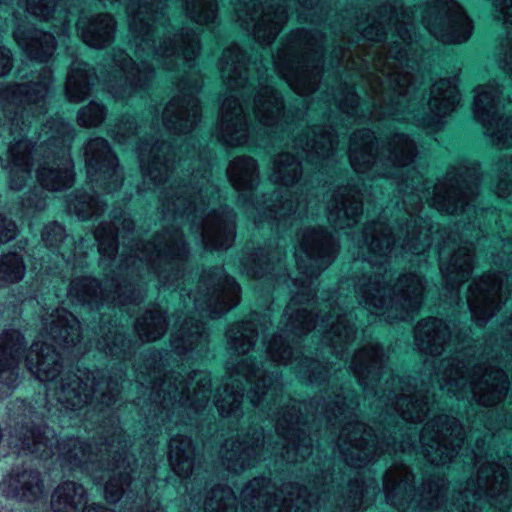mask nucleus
Here are the masks:
<instances>
[{"instance_id": "nucleus-12", "label": "nucleus", "mask_w": 512, "mask_h": 512, "mask_svg": "<svg viewBox=\"0 0 512 512\" xmlns=\"http://www.w3.org/2000/svg\"><path fill=\"white\" fill-rule=\"evenodd\" d=\"M510 459L504 458L501 463L488 459L478 469L476 479L470 480L460 492L457 503H453L448 512H478L488 504L503 510L511 504L509 495Z\"/></svg>"}, {"instance_id": "nucleus-21", "label": "nucleus", "mask_w": 512, "mask_h": 512, "mask_svg": "<svg viewBox=\"0 0 512 512\" xmlns=\"http://www.w3.org/2000/svg\"><path fill=\"white\" fill-rule=\"evenodd\" d=\"M439 247L440 271L447 288L453 292L467 281L472 272V242L465 235L443 231Z\"/></svg>"}, {"instance_id": "nucleus-8", "label": "nucleus", "mask_w": 512, "mask_h": 512, "mask_svg": "<svg viewBox=\"0 0 512 512\" xmlns=\"http://www.w3.org/2000/svg\"><path fill=\"white\" fill-rule=\"evenodd\" d=\"M370 130L362 129L353 134L350 140L349 159L357 173L371 176L396 178L403 175L416 156V145L404 133H394L381 147L374 144Z\"/></svg>"}, {"instance_id": "nucleus-52", "label": "nucleus", "mask_w": 512, "mask_h": 512, "mask_svg": "<svg viewBox=\"0 0 512 512\" xmlns=\"http://www.w3.org/2000/svg\"><path fill=\"white\" fill-rule=\"evenodd\" d=\"M275 197H276V201H280L279 198H284V196L282 194H280L279 192L275 193Z\"/></svg>"}, {"instance_id": "nucleus-27", "label": "nucleus", "mask_w": 512, "mask_h": 512, "mask_svg": "<svg viewBox=\"0 0 512 512\" xmlns=\"http://www.w3.org/2000/svg\"><path fill=\"white\" fill-rule=\"evenodd\" d=\"M263 446L264 438L260 431L241 441L228 439L221 450L223 464L228 470L240 472L262 457Z\"/></svg>"}, {"instance_id": "nucleus-35", "label": "nucleus", "mask_w": 512, "mask_h": 512, "mask_svg": "<svg viewBox=\"0 0 512 512\" xmlns=\"http://www.w3.org/2000/svg\"><path fill=\"white\" fill-rule=\"evenodd\" d=\"M484 131V135L490 143L498 149L512 147V115H498L478 122Z\"/></svg>"}, {"instance_id": "nucleus-37", "label": "nucleus", "mask_w": 512, "mask_h": 512, "mask_svg": "<svg viewBox=\"0 0 512 512\" xmlns=\"http://www.w3.org/2000/svg\"><path fill=\"white\" fill-rule=\"evenodd\" d=\"M301 175V165L297 157L289 152L278 154L273 160L270 178L283 186L296 183Z\"/></svg>"}, {"instance_id": "nucleus-22", "label": "nucleus", "mask_w": 512, "mask_h": 512, "mask_svg": "<svg viewBox=\"0 0 512 512\" xmlns=\"http://www.w3.org/2000/svg\"><path fill=\"white\" fill-rule=\"evenodd\" d=\"M379 398L381 403L390 406L405 421L420 422L430 410L428 395L400 377H392L389 393L384 392Z\"/></svg>"}, {"instance_id": "nucleus-45", "label": "nucleus", "mask_w": 512, "mask_h": 512, "mask_svg": "<svg viewBox=\"0 0 512 512\" xmlns=\"http://www.w3.org/2000/svg\"><path fill=\"white\" fill-rule=\"evenodd\" d=\"M24 265L22 259L16 253H11L0 262V277L12 283L22 279Z\"/></svg>"}, {"instance_id": "nucleus-23", "label": "nucleus", "mask_w": 512, "mask_h": 512, "mask_svg": "<svg viewBox=\"0 0 512 512\" xmlns=\"http://www.w3.org/2000/svg\"><path fill=\"white\" fill-rule=\"evenodd\" d=\"M300 404L290 400L286 410L278 413L276 431L283 443L281 455L287 461L304 460L311 453V440L304 436L300 427Z\"/></svg>"}, {"instance_id": "nucleus-18", "label": "nucleus", "mask_w": 512, "mask_h": 512, "mask_svg": "<svg viewBox=\"0 0 512 512\" xmlns=\"http://www.w3.org/2000/svg\"><path fill=\"white\" fill-rule=\"evenodd\" d=\"M201 84L197 74L186 75L179 82V94L169 101L162 114L163 125L169 134H187L200 121L201 110L196 93Z\"/></svg>"}, {"instance_id": "nucleus-53", "label": "nucleus", "mask_w": 512, "mask_h": 512, "mask_svg": "<svg viewBox=\"0 0 512 512\" xmlns=\"http://www.w3.org/2000/svg\"><path fill=\"white\" fill-rule=\"evenodd\" d=\"M31 432H32L33 434H35V432H37V434H38V435H40V434H41V433L39 432V430H38V429H36V428H34V427L31 429Z\"/></svg>"}, {"instance_id": "nucleus-36", "label": "nucleus", "mask_w": 512, "mask_h": 512, "mask_svg": "<svg viewBox=\"0 0 512 512\" xmlns=\"http://www.w3.org/2000/svg\"><path fill=\"white\" fill-rule=\"evenodd\" d=\"M256 321L258 316L253 314L250 319L232 325L227 331L229 348L238 354L248 352L254 344L256 337Z\"/></svg>"}, {"instance_id": "nucleus-32", "label": "nucleus", "mask_w": 512, "mask_h": 512, "mask_svg": "<svg viewBox=\"0 0 512 512\" xmlns=\"http://www.w3.org/2000/svg\"><path fill=\"white\" fill-rule=\"evenodd\" d=\"M311 133L312 138L305 135L304 138L295 140L293 148L301 150L312 163L330 158L338 145L335 131L331 127H316Z\"/></svg>"}, {"instance_id": "nucleus-1", "label": "nucleus", "mask_w": 512, "mask_h": 512, "mask_svg": "<svg viewBox=\"0 0 512 512\" xmlns=\"http://www.w3.org/2000/svg\"><path fill=\"white\" fill-rule=\"evenodd\" d=\"M416 13L430 34L443 43H462L472 34V22L455 0H433L415 10L388 4L373 14H362L365 19L356 23L362 42L335 51L338 65L360 74L370 99L363 108L353 87L342 88L335 103L349 118L392 117L437 131L442 119L455 110L460 101L456 77L436 81L427 105L418 101L406 48L413 39Z\"/></svg>"}, {"instance_id": "nucleus-31", "label": "nucleus", "mask_w": 512, "mask_h": 512, "mask_svg": "<svg viewBox=\"0 0 512 512\" xmlns=\"http://www.w3.org/2000/svg\"><path fill=\"white\" fill-rule=\"evenodd\" d=\"M414 336L416 346L422 353L436 356L442 353L448 343L450 330L441 319L429 317L417 324Z\"/></svg>"}, {"instance_id": "nucleus-13", "label": "nucleus", "mask_w": 512, "mask_h": 512, "mask_svg": "<svg viewBox=\"0 0 512 512\" xmlns=\"http://www.w3.org/2000/svg\"><path fill=\"white\" fill-rule=\"evenodd\" d=\"M318 0H243L234 4L237 21L257 42L271 44L282 30L289 10H310Z\"/></svg>"}, {"instance_id": "nucleus-20", "label": "nucleus", "mask_w": 512, "mask_h": 512, "mask_svg": "<svg viewBox=\"0 0 512 512\" xmlns=\"http://www.w3.org/2000/svg\"><path fill=\"white\" fill-rule=\"evenodd\" d=\"M193 301L197 310L207 311L215 317L239 303L240 287L222 268L215 267L203 273Z\"/></svg>"}, {"instance_id": "nucleus-47", "label": "nucleus", "mask_w": 512, "mask_h": 512, "mask_svg": "<svg viewBox=\"0 0 512 512\" xmlns=\"http://www.w3.org/2000/svg\"><path fill=\"white\" fill-rule=\"evenodd\" d=\"M498 61L501 69L512 78V34L501 42Z\"/></svg>"}, {"instance_id": "nucleus-2", "label": "nucleus", "mask_w": 512, "mask_h": 512, "mask_svg": "<svg viewBox=\"0 0 512 512\" xmlns=\"http://www.w3.org/2000/svg\"><path fill=\"white\" fill-rule=\"evenodd\" d=\"M282 252L277 248L273 251L259 249L242 259L243 272L250 278L291 283L295 288L289 304L282 316L280 332L269 341L267 354L272 362L279 364H295L294 369L306 376L311 382L324 380L329 373V368L319 361L299 356L294 352L290 342L309 332L312 328H318L323 335V343L331 349L337 357L342 358L346 347L354 340L356 329L352 323V315L338 304V299H326L322 304L327 312L323 313L320 322L316 323L311 312L317 307V300L313 298L312 288L314 279L301 280L286 275L285 267L281 260ZM319 317V314H316Z\"/></svg>"}, {"instance_id": "nucleus-26", "label": "nucleus", "mask_w": 512, "mask_h": 512, "mask_svg": "<svg viewBox=\"0 0 512 512\" xmlns=\"http://www.w3.org/2000/svg\"><path fill=\"white\" fill-rule=\"evenodd\" d=\"M328 218L335 226L346 228L356 224L362 214V194L355 184L337 189L328 203Z\"/></svg>"}, {"instance_id": "nucleus-34", "label": "nucleus", "mask_w": 512, "mask_h": 512, "mask_svg": "<svg viewBox=\"0 0 512 512\" xmlns=\"http://www.w3.org/2000/svg\"><path fill=\"white\" fill-rule=\"evenodd\" d=\"M169 462L172 470L187 479L194 467V449L191 440L184 436L173 437L169 444Z\"/></svg>"}, {"instance_id": "nucleus-50", "label": "nucleus", "mask_w": 512, "mask_h": 512, "mask_svg": "<svg viewBox=\"0 0 512 512\" xmlns=\"http://www.w3.org/2000/svg\"><path fill=\"white\" fill-rule=\"evenodd\" d=\"M484 442L483 441H477L476 450L473 451V459L475 461V464H480L482 462V446Z\"/></svg>"}, {"instance_id": "nucleus-9", "label": "nucleus", "mask_w": 512, "mask_h": 512, "mask_svg": "<svg viewBox=\"0 0 512 512\" xmlns=\"http://www.w3.org/2000/svg\"><path fill=\"white\" fill-rule=\"evenodd\" d=\"M322 64L321 37L303 29L292 33L274 58L278 74L300 95L316 90Z\"/></svg>"}, {"instance_id": "nucleus-19", "label": "nucleus", "mask_w": 512, "mask_h": 512, "mask_svg": "<svg viewBox=\"0 0 512 512\" xmlns=\"http://www.w3.org/2000/svg\"><path fill=\"white\" fill-rule=\"evenodd\" d=\"M463 441L462 426L448 415H438L427 422L420 435L422 453L435 465L450 462Z\"/></svg>"}, {"instance_id": "nucleus-29", "label": "nucleus", "mask_w": 512, "mask_h": 512, "mask_svg": "<svg viewBox=\"0 0 512 512\" xmlns=\"http://www.w3.org/2000/svg\"><path fill=\"white\" fill-rule=\"evenodd\" d=\"M120 467L119 474L121 493L106 489V499L115 502L120 500L119 512H128V392H120Z\"/></svg>"}, {"instance_id": "nucleus-11", "label": "nucleus", "mask_w": 512, "mask_h": 512, "mask_svg": "<svg viewBox=\"0 0 512 512\" xmlns=\"http://www.w3.org/2000/svg\"><path fill=\"white\" fill-rule=\"evenodd\" d=\"M227 176L232 186L240 193V202L249 218L256 224L265 219H274L277 221L300 212V202L298 199L289 198L281 200L279 207H276L274 200L269 199L259 201L254 199L251 192L259 184L260 176L257 161L250 156H238L230 161L227 167Z\"/></svg>"}, {"instance_id": "nucleus-38", "label": "nucleus", "mask_w": 512, "mask_h": 512, "mask_svg": "<svg viewBox=\"0 0 512 512\" xmlns=\"http://www.w3.org/2000/svg\"><path fill=\"white\" fill-rule=\"evenodd\" d=\"M5 340L6 343L0 349L1 372L16 368L26 351L25 338L20 330L5 333Z\"/></svg>"}, {"instance_id": "nucleus-4", "label": "nucleus", "mask_w": 512, "mask_h": 512, "mask_svg": "<svg viewBox=\"0 0 512 512\" xmlns=\"http://www.w3.org/2000/svg\"><path fill=\"white\" fill-rule=\"evenodd\" d=\"M204 174L197 178L193 175L189 186L186 184L170 183L160 195L162 213L165 220H172L170 227H165L152 242L141 244L130 260L137 257L145 261L157 275L162 285L173 286L178 279L181 268L188 255V248L179 231L178 224L184 218L190 219L192 214L202 215L210 205L211 199H216L217 189L209 182Z\"/></svg>"}, {"instance_id": "nucleus-28", "label": "nucleus", "mask_w": 512, "mask_h": 512, "mask_svg": "<svg viewBox=\"0 0 512 512\" xmlns=\"http://www.w3.org/2000/svg\"><path fill=\"white\" fill-rule=\"evenodd\" d=\"M385 354L378 343L370 342L358 350L350 364V369L364 390L374 389L384 368Z\"/></svg>"}, {"instance_id": "nucleus-42", "label": "nucleus", "mask_w": 512, "mask_h": 512, "mask_svg": "<svg viewBox=\"0 0 512 512\" xmlns=\"http://www.w3.org/2000/svg\"><path fill=\"white\" fill-rule=\"evenodd\" d=\"M43 490V482L37 476L35 483L26 481L20 484V480L17 477L13 482H10L7 487L8 496L13 499L21 498L27 502L37 498L38 494Z\"/></svg>"}, {"instance_id": "nucleus-7", "label": "nucleus", "mask_w": 512, "mask_h": 512, "mask_svg": "<svg viewBox=\"0 0 512 512\" xmlns=\"http://www.w3.org/2000/svg\"><path fill=\"white\" fill-rule=\"evenodd\" d=\"M357 406L355 394L342 388L341 394L336 393L333 399L324 402L320 412L332 426L343 424L337 441L338 449L348 465L361 467L384 453V449L373 430L358 421L354 413Z\"/></svg>"}, {"instance_id": "nucleus-25", "label": "nucleus", "mask_w": 512, "mask_h": 512, "mask_svg": "<svg viewBox=\"0 0 512 512\" xmlns=\"http://www.w3.org/2000/svg\"><path fill=\"white\" fill-rule=\"evenodd\" d=\"M176 152L173 144L165 140L142 143L139 148V161L145 177L158 185L169 181L175 169Z\"/></svg>"}, {"instance_id": "nucleus-48", "label": "nucleus", "mask_w": 512, "mask_h": 512, "mask_svg": "<svg viewBox=\"0 0 512 512\" xmlns=\"http://www.w3.org/2000/svg\"><path fill=\"white\" fill-rule=\"evenodd\" d=\"M494 18L512 27V0H491Z\"/></svg>"}, {"instance_id": "nucleus-41", "label": "nucleus", "mask_w": 512, "mask_h": 512, "mask_svg": "<svg viewBox=\"0 0 512 512\" xmlns=\"http://www.w3.org/2000/svg\"><path fill=\"white\" fill-rule=\"evenodd\" d=\"M184 5L187 15L197 24L208 25L216 19L215 0H184Z\"/></svg>"}, {"instance_id": "nucleus-5", "label": "nucleus", "mask_w": 512, "mask_h": 512, "mask_svg": "<svg viewBox=\"0 0 512 512\" xmlns=\"http://www.w3.org/2000/svg\"><path fill=\"white\" fill-rule=\"evenodd\" d=\"M435 381L441 390L458 399H471L483 406L497 404L507 390V376L502 370L483 365L466 351L442 360Z\"/></svg>"}, {"instance_id": "nucleus-10", "label": "nucleus", "mask_w": 512, "mask_h": 512, "mask_svg": "<svg viewBox=\"0 0 512 512\" xmlns=\"http://www.w3.org/2000/svg\"><path fill=\"white\" fill-rule=\"evenodd\" d=\"M229 382L225 383L223 392H218L215 404L223 417L239 418L242 415L240 404L243 398L244 383L250 385L249 398L254 406L266 402L276 405L279 392L278 373L272 371L266 375V369L255 367L250 359H242L237 365L228 363Z\"/></svg>"}, {"instance_id": "nucleus-46", "label": "nucleus", "mask_w": 512, "mask_h": 512, "mask_svg": "<svg viewBox=\"0 0 512 512\" xmlns=\"http://www.w3.org/2000/svg\"><path fill=\"white\" fill-rule=\"evenodd\" d=\"M153 76V70L147 63L134 66L130 62V91L136 88L145 87Z\"/></svg>"}, {"instance_id": "nucleus-3", "label": "nucleus", "mask_w": 512, "mask_h": 512, "mask_svg": "<svg viewBox=\"0 0 512 512\" xmlns=\"http://www.w3.org/2000/svg\"><path fill=\"white\" fill-rule=\"evenodd\" d=\"M221 77L231 95L222 103L216 136L228 146L244 145L249 136L245 97L256 89L254 96V114L257 120L266 127H283L288 116L283 112V101L280 94L270 85L267 79L259 75L257 79L248 77L246 55L237 46L232 45L224 50L219 62Z\"/></svg>"}, {"instance_id": "nucleus-30", "label": "nucleus", "mask_w": 512, "mask_h": 512, "mask_svg": "<svg viewBox=\"0 0 512 512\" xmlns=\"http://www.w3.org/2000/svg\"><path fill=\"white\" fill-rule=\"evenodd\" d=\"M473 92V114L477 122L498 115L504 108L505 100L512 102V97L503 96V86L495 79L477 85Z\"/></svg>"}, {"instance_id": "nucleus-49", "label": "nucleus", "mask_w": 512, "mask_h": 512, "mask_svg": "<svg viewBox=\"0 0 512 512\" xmlns=\"http://www.w3.org/2000/svg\"><path fill=\"white\" fill-rule=\"evenodd\" d=\"M139 512H163L157 499H150Z\"/></svg>"}, {"instance_id": "nucleus-40", "label": "nucleus", "mask_w": 512, "mask_h": 512, "mask_svg": "<svg viewBox=\"0 0 512 512\" xmlns=\"http://www.w3.org/2000/svg\"><path fill=\"white\" fill-rule=\"evenodd\" d=\"M235 501L233 491L227 486L219 485L206 497L202 512H236ZM198 509L201 510L200 507Z\"/></svg>"}, {"instance_id": "nucleus-51", "label": "nucleus", "mask_w": 512, "mask_h": 512, "mask_svg": "<svg viewBox=\"0 0 512 512\" xmlns=\"http://www.w3.org/2000/svg\"><path fill=\"white\" fill-rule=\"evenodd\" d=\"M197 481H198V480H197V477L195 476V477L193 478V482H197ZM185 489H186V491H190V493L192 494V493L194 492V490H195L194 483H191V487H190V488H189V486H188V483H186V484H185Z\"/></svg>"}, {"instance_id": "nucleus-24", "label": "nucleus", "mask_w": 512, "mask_h": 512, "mask_svg": "<svg viewBox=\"0 0 512 512\" xmlns=\"http://www.w3.org/2000/svg\"><path fill=\"white\" fill-rule=\"evenodd\" d=\"M190 218L193 225H196L198 214H192ZM197 231L207 249H227L235 238V214L226 206L213 210L197 224Z\"/></svg>"}, {"instance_id": "nucleus-33", "label": "nucleus", "mask_w": 512, "mask_h": 512, "mask_svg": "<svg viewBox=\"0 0 512 512\" xmlns=\"http://www.w3.org/2000/svg\"><path fill=\"white\" fill-rule=\"evenodd\" d=\"M208 335L201 321L186 320L179 330L172 335L171 346L179 355L198 348H203L207 343Z\"/></svg>"}, {"instance_id": "nucleus-43", "label": "nucleus", "mask_w": 512, "mask_h": 512, "mask_svg": "<svg viewBox=\"0 0 512 512\" xmlns=\"http://www.w3.org/2000/svg\"><path fill=\"white\" fill-rule=\"evenodd\" d=\"M375 492V481L365 484L363 481L356 480L350 488L351 495H349L348 506L353 509H361L374 497Z\"/></svg>"}, {"instance_id": "nucleus-14", "label": "nucleus", "mask_w": 512, "mask_h": 512, "mask_svg": "<svg viewBox=\"0 0 512 512\" xmlns=\"http://www.w3.org/2000/svg\"><path fill=\"white\" fill-rule=\"evenodd\" d=\"M272 490L264 477L251 480L241 492L243 512H311L313 504L320 500L318 494L308 493L297 484H286L275 495Z\"/></svg>"}, {"instance_id": "nucleus-39", "label": "nucleus", "mask_w": 512, "mask_h": 512, "mask_svg": "<svg viewBox=\"0 0 512 512\" xmlns=\"http://www.w3.org/2000/svg\"><path fill=\"white\" fill-rule=\"evenodd\" d=\"M167 323L163 311L153 307L137 320L135 330L144 341H155L166 331Z\"/></svg>"}, {"instance_id": "nucleus-54", "label": "nucleus", "mask_w": 512, "mask_h": 512, "mask_svg": "<svg viewBox=\"0 0 512 512\" xmlns=\"http://www.w3.org/2000/svg\"><path fill=\"white\" fill-rule=\"evenodd\" d=\"M196 498V495H192L191 499L194 501V499Z\"/></svg>"}, {"instance_id": "nucleus-16", "label": "nucleus", "mask_w": 512, "mask_h": 512, "mask_svg": "<svg viewBox=\"0 0 512 512\" xmlns=\"http://www.w3.org/2000/svg\"><path fill=\"white\" fill-rule=\"evenodd\" d=\"M151 397L163 410L169 412L173 408L191 407L196 411L205 407L210 399V375L205 371H194L185 382L183 377L175 372L159 378L153 371Z\"/></svg>"}, {"instance_id": "nucleus-6", "label": "nucleus", "mask_w": 512, "mask_h": 512, "mask_svg": "<svg viewBox=\"0 0 512 512\" xmlns=\"http://www.w3.org/2000/svg\"><path fill=\"white\" fill-rule=\"evenodd\" d=\"M164 0H142L139 5V11L134 17V27L130 26V35L135 34L136 43L143 50L146 48L157 57L161 65L172 70L174 67L187 65L192 67V62L199 53L200 44L198 34L191 29H182L180 34L170 35L165 33V37L156 46L154 35L164 29Z\"/></svg>"}, {"instance_id": "nucleus-44", "label": "nucleus", "mask_w": 512, "mask_h": 512, "mask_svg": "<svg viewBox=\"0 0 512 512\" xmlns=\"http://www.w3.org/2000/svg\"><path fill=\"white\" fill-rule=\"evenodd\" d=\"M496 165L499 173L496 194L501 198H506L512 192V156L501 157Z\"/></svg>"}, {"instance_id": "nucleus-15", "label": "nucleus", "mask_w": 512, "mask_h": 512, "mask_svg": "<svg viewBox=\"0 0 512 512\" xmlns=\"http://www.w3.org/2000/svg\"><path fill=\"white\" fill-rule=\"evenodd\" d=\"M413 475L405 465H394L384 477V491L387 502L399 511L408 509H437L446 493V480L443 477L427 480L420 495H416L412 486Z\"/></svg>"}, {"instance_id": "nucleus-17", "label": "nucleus", "mask_w": 512, "mask_h": 512, "mask_svg": "<svg viewBox=\"0 0 512 512\" xmlns=\"http://www.w3.org/2000/svg\"><path fill=\"white\" fill-rule=\"evenodd\" d=\"M338 243L324 228H306L295 250L298 279H316L335 259Z\"/></svg>"}]
</instances>
